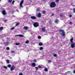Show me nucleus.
Returning <instances> with one entry per match:
<instances>
[{
    "mask_svg": "<svg viewBox=\"0 0 75 75\" xmlns=\"http://www.w3.org/2000/svg\"><path fill=\"white\" fill-rule=\"evenodd\" d=\"M15 44L16 45H19L20 43H16Z\"/></svg>",
    "mask_w": 75,
    "mask_h": 75,
    "instance_id": "20",
    "label": "nucleus"
},
{
    "mask_svg": "<svg viewBox=\"0 0 75 75\" xmlns=\"http://www.w3.org/2000/svg\"><path fill=\"white\" fill-rule=\"evenodd\" d=\"M7 21V20H5L4 21V22L5 23H6V21Z\"/></svg>",
    "mask_w": 75,
    "mask_h": 75,
    "instance_id": "47",
    "label": "nucleus"
},
{
    "mask_svg": "<svg viewBox=\"0 0 75 75\" xmlns=\"http://www.w3.org/2000/svg\"><path fill=\"white\" fill-rule=\"evenodd\" d=\"M39 45L40 46H42V45H43V44L41 42L39 43Z\"/></svg>",
    "mask_w": 75,
    "mask_h": 75,
    "instance_id": "13",
    "label": "nucleus"
},
{
    "mask_svg": "<svg viewBox=\"0 0 75 75\" xmlns=\"http://www.w3.org/2000/svg\"><path fill=\"white\" fill-rule=\"evenodd\" d=\"M1 0H0V1H1Z\"/></svg>",
    "mask_w": 75,
    "mask_h": 75,
    "instance_id": "53",
    "label": "nucleus"
},
{
    "mask_svg": "<svg viewBox=\"0 0 75 75\" xmlns=\"http://www.w3.org/2000/svg\"><path fill=\"white\" fill-rule=\"evenodd\" d=\"M33 25L35 27H37L39 26V23L38 22H35L33 24Z\"/></svg>",
    "mask_w": 75,
    "mask_h": 75,
    "instance_id": "2",
    "label": "nucleus"
},
{
    "mask_svg": "<svg viewBox=\"0 0 75 75\" xmlns=\"http://www.w3.org/2000/svg\"><path fill=\"white\" fill-rule=\"evenodd\" d=\"M56 2L58 3L59 2V0H56Z\"/></svg>",
    "mask_w": 75,
    "mask_h": 75,
    "instance_id": "34",
    "label": "nucleus"
},
{
    "mask_svg": "<svg viewBox=\"0 0 75 75\" xmlns=\"http://www.w3.org/2000/svg\"><path fill=\"white\" fill-rule=\"evenodd\" d=\"M40 50H43V47H40Z\"/></svg>",
    "mask_w": 75,
    "mask_h": 75,
    "instance_id": "27",
    "label": "nucleus"
},
{
    "mask_svg": "<svg viewBox=\"0 0 75 75\" xmlns=\"http://www.w3.org/2000/svg\"><path fill=\"white\" fill-rule=\"evenodd\" d=\"M73 74H75V70H74L73 71Z\"/></svg>",
    "mask_w": 75,
    "mask_h": 75,
    "instance_id": "43",
    "label": "nucleus"
},
{
    "mask_svg": "<svg viewBox=\"0 0 75 75\" xmlns=\"http://www.w3.org/2000/svg\"><path fill=\"white\" fill-rule=\"evenodd\" d=\"M25 43L26 44H28V43H29V40L26 41Z\"/></svg>",
    "mask_w": 75,
    "mask_h": 75,
    "instance_id": "26",
    "label": "nucleus"
},
{
    "mask_svg": "<svg viewBox=\"0 0 75 75\" xmlns=\"http://www.w3.org/2000/svg\"><path fill=\"white\" fill-rule=\"evenodd\" d=\"M58 19H56V20H55L54 22L55 23H58Z\"/></svg>",
    "mask_w": 75,
    "mask_h": 75,
    "instance_id": "15",
    "label": "nucleus"
},
{
    "mask_svg": "<svg viewBox=\"0 0 75 75\" xmlns=\"http://www.w3.org/2000/svg\"><path fill=\"white\" fill-rule=\"evenodd\" d=\"M32 66L33 67H34L35 66V63H33L32 64Z\"/></svg>",
    "mask_w": 75,
    "mask_h": 75,
    "instance_id": "14",
    "label": "nucleus"
},
{
    "mask_svg": "<svg viewBox=\"0 0 75 75\" xmlns=\"http://www.w3.org/2000/svg\"><path fill=\"white\" fill-rule=\"evenodd\" d=\"M14 69H15V66L14 65H12V67L11 68L10 71H13Z\"/></svg>",
    "mask_w": 75,
    "mask_h": 75,
    "instance_id": "5",
    "label": "nucleus"
},
{
    "mask_svg": "<svg viewBox=\"0 0 75 75\" xmlns=\"http://www.w3.org/2000/svg\"><path fill=\"white\" fill-rule=\"evenodd\" d=\"M14 29V27H13V28H11V30H13V29Z\"/></svg>",
    "mask_w": 75,
    "mask_h": 75,
    "instance_id": "46",
    "label": "nucleus"
},
{
    "mask_svg": "<svg viewBox=\"0 0 75 75\" xmlns=\"http://www.w3.org/2000/svg\"><path fill=\"white\" fill-rule=\"evenodd\" d=\"M4 28L3 27H1L0 28V30H3V29H4Z\"/></svg>",
    "mask_w": 75,
    "mask_h": 75,
    "instance_id": "18",
    "label": "nucleus"
},
{
    "mask_svg": "<svg viewBox=\"0 0 75 75\" xmlns=\"http://www.w3.org/2000/svg\"><path fill=\"white\" fill-rule=\"evenodd\" d=\"M73 40H74V38H71L70 39V41L71 42V43H73Z\"/></svg>",
    "mask_w": 75,
    "mask_h": 75,
    "instance_id": "12",
    "label": "nucleus"
},
{
    "mask_svg": "<svg viewBox=\"0 0 75 75\" xmlns=\"http://www.w3.org/2000/svg\"><path fill=\"white\" fill-rule=\"evenodd\" d=\"M19 37H23L24 36L22 35H19Z\"/></svg>",
    "mask_w": 75,
    "mask_h": 75,
    "instance_id": "21",
    "label": "nucleus"
},
{
    "mask_svg": "<svg viewBox=\"0 0 75 75\" xmlns=\"http://www.w3.org/2000/svg\"><path fill=\"white\" fill-rule=\"evenodd\" d=\"M59 31V32H62V35L63 36H65V32L63 30H58Z\"/></svg>",
    "mask_w": 75,
    "mask_h": 75,
    "instance_id": "3",
    "label": "nucleus"
},
{
    "mask_svg": "<svg viewBox=\"0 0 75 75\" xmlns=\"http://www.w3.org/2000/svg\"><path fill=\"white\" fill-rule=\"evenodd\" d=\"M50 6L51 8H54L56 6V4L54 2H52L50 3Z\"/></svg>",
    "mask_w": 75,
    "mask_h": 75,
    "instance_id": "1",
    "label": "nucleus"
},
{
    "mask_svg": "<svg viewBox=\"0 0 75 75\" xmlns=\"http://www.w3.org/2000/svg\"><path fill=\"white\" fill-rule=\"evenodd\" d=\"M71 47L73 48L75 47V43H71Z\"/></svg>",
    "mask_w": 75,
    "mask_h": 75,
    "instance_id": "7",
    "label": "nucleus"
},
{
    "mask_svg": "<svg viewBox=\"0 0 75 75\" xmlns=\"http://www.w3.org/2000/svg\"><path fill=\"white\" fill-rule=\"evenodd\" d=\"M43 1H44V2H45V1H46V0H43Z\"/></svg>",
    "mask_w": 75,
    "mask_h": 75,
    "instance_id": "48",
    "label": "nucleus"
},
{
    "mask_svg": "<svg viewBox=\"0 0 75 75\" xmlns=\"http://www.w3.org/2000/svg\"><path fill=\"white\" fill-rule=\"evenodd\" d=\"M37 16L38 17L40 18V17H41L42 16L41 14L40 13H39L37 15Z\"/></svg>",
    "mask_w": 75,
    "mask_h": 75,
    "instance_id": "9",
    "label": "nucleus"
},
{
    "mask_svg": "<svg viewBox=\"0 0 75 75\" xmlns=\"http://www.w3.org/2000/svg\"><path fill=\"white\" fill-rule=\"evenodd\" d=\"M12 1V0H8V3H11Z\"/></svg>",
    "mask_w": 75,
    "mask_h": 75,
    "instance_id": "24",
    "label": "nucleus"
},
{
    "mask_svg": "<svg viewBox=\"0 0 75 75\" xmlns=\"http://www.w3.org/2000/svg\"><path fill=\"white\" fill-rule=\"evenodd\" d=\"M73 12L75 13V8H74L73 9Z\"/></svg>",
    "mask_w": 75,
    "mask_h": 75,
    "instance_id": "30",
    "label": "nucleus"
},
{
    "mask_svg": "<svg viewBox=\"0 0 75 75\" xmlns=\"http://www.w3.org/2000/svg\"><path fill=\"white\" fill-rule=\"evenodd\" d=\"M23 3H24V0H22L20 3V7H22V6H23V5H22L23 4Z\"/></svg>",
    "mask_w": 75,
    "mask_h": 75,
    "instance_id": "6",
    "label": "nucleus"
},
{
    "mask_svg": "<svg viewBox=\"0 0 75 75\" xmlns=\"http://www.w3.org/2000/svg\"><path fill=\"white\" fill-rule=\"evenodd\" d=\"M4 68L5 69H7V67L5 66H4Z\"/></svg>",
    "mask_w": 75,
    "mask_h": 75,
    "instance_id": "32",
    "label": "nucleus"
},
{
    "mask_svg": "<svg viewBox=\"0 0 75 75\" xmlns=\"http://www.w3.org/2000/svg\"><path fill=\"white\" fill-rule=\"evenodd\" d=\"M48 62H51L52 61H51L50 60H48Z\"/></svg>",
    "mask_w": 75,
    "mask_h": 75,
    "instance_id": "42",
    "label": "nucleus"
},
{
    "mask_svg": "<svg viewBox=\"0 0 75 75\" xmlns=\"http://www.w3.org/2000/svg\"><path fill=\"white\" fill-rule=\"evenodd\" d=\"M35 69H36V70H38V67H35Z\"/></svg>",
    "mask_w": 75,
    "mask_h": 75,
    "instance_id": "38",
    "label": "nucleus"
},
{
    "mask_svg": "<svg viewBox=\"0 0 75 75\" xmlns=\"http://www.w3.org/2000/svg\"><path fill=\"white\" fill-rule=\"evenodd\" d=\"M37 60H36L35 59L34 60V62H37Z\"/></svg>",
    "mask_w": 75,
    "mask_h": 75,
    "instance_id": "45",
    "label": "nucleus"
},
{
    "mask_svg": "<svg viewBox=\"0 0 75 75\" xmlns=\"http://www.w3.org/2000/svg\"><path fill=\"white\" fill-rule=\"evenodd\" d=\"M54 14H55L54 13H52V16H54Z\"/></svg>",
    "mask_w": 75,
    "mask_h": 75,
    "instance_id": "41",
    "label": "nucleus"
},
{
    "mask_svg": "<svg viewBox=\"0 0 75 75\" xmlns=\"http://www.w3.org/2000/svg\"><path fill=\"white\" fill-rule=\"evenodd\" d=\"M32 1H30V2H31Z\"/></svg>",
    "mask_w": 75,
    "mask_h": 75,
    "instance_id": "52",
    "label": "nucleus"
},
{
    "mask_svg": "<svg viewBox=\"0 0 75 75\" xmlns=\"http://www.w3.org/2000/svg\"><path fill=\"white\" fill-rule=\"evenodd\" d=\"M6 50H10V48L8 47H7L6 48Z\"/></svg>",
    "mask_w": 75,
    "mask_h": 75,
    "instance_id": "33",
    "label": "nucleus"
},
{
    "mask_svg": "<svg viewBox=\"0 0 75 75\" xmlns=\"http://www.w3.org/2000/svg\"><path fill=\"white\" fill-rule=\"evenodd\" d=\"M6 62L7 63H10V61L8 60H6Z\"/></svg>",
    "mask_w": 75,
    "mask_h": 75,
    "instance_id": "22",
    "label": "nucleus"
},
{
    "mask_svg": "<svg viewBox=\"0 0 75 75\" xmlns=\"http://www.w3.org/2000/svg\"><path fill=\"white\" fill-rule=\"evenodd\" d=\"M48 69L47 68H45V72H47L48 71Z\"/></svg>",
    "mask_w": 75,
    "mask_h": 75,
    "instance_id": "23",
    "label": "nucleus"
},
{
    "mask_svg": "<svg viewBox=\"0 0 75 75\" xmlns=\"http://www.w3.org/2000/svg\"><path fill=\"white\" fill-rule=\"evenodd\" d=\"M23 30H28V27L27 26H25L23 28Z\"/></svg>",
    "mask_w": 75,
    "mask_h": 75,
    "instance_id": "11",
    "label": "nucleus"
},
{
    "mask_svg": "<svg viewBox=\"0 0 75 75\" xmlns=\"http://www.w3.org/2000/svg\"><path fill=\"white\" fill-rule=\"evenodd\" d=\"M19 24H20V23H17L16 24V26H18V25H19Z\"/></svg>",
    "mask_w": 75,
    "mask_h": 75,
    "instance_id": "25",
    "label": "nucleus"
},
{
    "mask_svg": "<svg viewBox=\"0 0 75 75\" xmlns=\"http://www.w3.org/2000/svg\"><path fill=\"white\" fill-rule=\"evenodd\" d=\"M7 67H8V68H11V65L9 64L7 65Z\"/></svg>",
    "mask_w": 75,
    "mask_h": 75,
    "instance_id": "19",
    "label": "nucleus"
},
{
    "mask_svg": "<svg viewBox=\"0 0 75 75\" xmlns=\"http://www.w3.org/2000/svg\"><path fill=\"white\" fill-rule=\"evenodd\" d=\"M31 18L32 20H35L37 18L35 16H32L31 17Z\"/></svg>",
    "mask_w": 75,
    "mask_h": 75,
    "instance_id": "8",
    "label": "nucleus"
},
{
    "mask_svg": "<svg viewBox=\"0 0 75 75\" xmlns=\"http://www.w3.org/2000/svg\"><path fill=\"white\" fill-rule=\"evenodd\" d=\"M72 22H69L70 25H72Z\"/></svg>",
    "mask_w": 75,
    "mask_h": 75,
    "instance_id": "35",
    "label": "nucleus"
},
{
    "mask_svg": "<svg viewBox=\"0 0 75 75\" xmlns=\"http://www.w3.org/2000/svg\"><path fill=\"white\" fill-rule=\"evenodd\" d=\"M14 2H15V1L13 0V1L12 2V4H14Z\"/></svg>",
    "mask_w": 75,
    "mask_h": 75,
    "instance_id": "36",
    "label": "nucleus"
},
{
    "mask_svg": "<svg viewBox=\"0 0 75 75\" xmlns=\"http://www.w3.org/2000/svg\"><path fill=\"white\" fill-rule=\"evenodd\" d=\"M11 53H15V51H14V50H12L11 51Z\"/></svg>",
    "mask_w": 75,
    "mask_h": 75,
    "instance_id": "31",
    "label": "nucleus"
},
{
    "mask_svg": "<svg viewBox=\"0 0 75 75\" xmlns=\"http://www.w3.org/2000/svg\"><path fill=\"white\" fill-rule=\"evenodd\" d=\"M19 75H23V74L22 73H21L19 74Z\"/></svg>",
    "mask_w": 75,
    "mask_h": 75,
    "instance_id": "49",
    "label": "nucleus"
},
{
    "mask_svg": "<svg viewBox=\"0 0 75 75\" xmlns=\"http://www.w3.org/2000/svg\"><path fill=\"white\" fill-rule=\"evenodd\" d=\"M49 23L50 24H51V22H49Z\"/></svg>",
    "mask_w": 75,
    "mask_h": 75,
    "instance_id": "50",
    "label": "nucleus"
},
{
    "mask_svg": "<svg viewBox=\"0 0 75 75\" xmlns=\"http://www.w3.org/2000/svg\"><path fill=\"white\" fill-rule=\"evenodd\" d=\"M38 67L39 68H42V67L40 66V65L38 66Z\"/></svg>",
    "mask_w": 75,
    "mask_h": 75,
    "instance_id": "29",
    "label": "nucleus"
},
{
    "mask_svg": "<svg viewBox=\"0 0 75 75\" xmlns=\"http://www.w3.org/2000/svg\"><path fill=\"white\" fill-rule=\"evenodd\" d=\"M39 10H40V8H38L37 9H36V11L37 12H38V11H39Z\"/></svg>",
    "mask_w": 75,
    "mask_h": 75,
    "instance_id": "28",
    "label": "nucleus"
},
{
    "mask_svg": "<svg viewBox=\"0 0 75 75\" xmlns=\"http://www.w3.org/2000/svg\"><path fill=\"white\" fill-rule=\"evenodd\" d=\"M15 37H19V35H15Z\"/></svg>",
    "mask_w": 75,
    "mask_h": 75,
    "instance_id": "37",
    "label": "nucleus"
},
{
    "mask_svg": "<svg viewBox=\"0 0 75 75\" xmlns=\"http://www.w3.org/2000/svg\"><path fill=\"white\" fill-rule=\"evenodd\" d=\"M53 56L54 57H56L58 56V55H57V54H53Z\"/></svg>",
    "mask_w": 75,
    "mask_h": 75,
    "instance_id": "17",
    "label": "nucleus"
},
{
    "mask_svg": "<svg viewBox=\"0 0 75 75\" xmlns=\"http://www.w3.org/2000/svg\"><path fill=\"white\" fill-rule=\"evenodd\" d=\"M41 30L42 31V32H45V28L44 27H43L42 28V29H41Z\"/></svg>",
    "mask_w": 75,
    "mask_h": 75,
    "instance_id": "10",
    "label": "nucleus"
},
{
    "mask_svg": "<svg viewBox=\"0 0 75 75\" xmlns=\"http://www.w3.org/2000/svg\"><path fill=\"white\" fill-rule=\"evenodd\" d=\"M60 16L61 17H62L63 16V15L62 14H60Z\"/></svg>",
    "mask_w": 75,
    "mask_h": 75,
    "instance_id": "44",
    "label": "nucleus"
},
{
    "mask_svg": "<svg viewBox=\"0 0 75 75\" xmlns=\"http://www.w3.org/2000/svg\"><path fill=\"white\" fill-rule=\"evenodd\" d=\"M2 13L3 15H4V16H6V15H7V13H6V11L4 10H3L2 11Z\"/></svg>",
    "mask_w": 75,
    "mask_h": 75,
    "instance_id": "4",
    "label": "nucleus"
},
{
    "mask_svg": "<svg viewBox=\"0 0 75 75\" xmlns=\"http://www.w3.org/2000/svg\"><path fill=\"white\" fill-rule=\"evenodd\" d=\"M42 14H45V13H46V11H43L42 12Z\"/></svg>",
    "mask_w": 75,
    "mask_h": 75,
    "instance_id": "16",
    "label": "nucleus"
},
{
    "mask_svg": "<svg viewBox=\"0 0 75 75\" xmlns=\"http://www.w3.org/2000/svg\"><path fill=\"white\" fill-rule=\"evenodd\" d=\"M69 17H72V15L70 14L69 15Z\"/></svg>",
    "mask_w": 75,
    "mask_h": 75,
    "instance_id": "40",
    "label": "nucleus"
},
{
    "mask_svg": "<svg viewBox=\"0 0 75 75\" xmlns=\"http://www.w3.org/2000/svg\"><path fill=\"white\" fill-rule=\"evenodd\" d=\"M7 44H8V42H7Z\"/></svg>",
    "mask_w": 75,
    "mask_h": 75,
    "instance_id": "51",
    "label": "nucleus"
},
{
    "mask_svg": "<svg viewBox=\"0 0 75 75\" xmlns=\"http://www.w3.org/2000/svg\"><path fill=\"white\" fill-rule=\"evenodd\" d=\"M38 38H39V39H41V36H39L38 37Z\"/></svg>",
    "mask_w": 75,
    "mask_h": 75,
    "instance_id": "39",
    "label": "nucleus"
}]
</instances>
